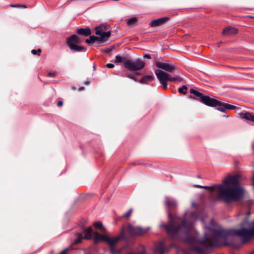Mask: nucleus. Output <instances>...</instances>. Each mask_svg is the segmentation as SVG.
<instances>
[{
  "instance_id": "b1692460",
  "label": "nucleus",
  "mask_w": 254,
  "mask_h": 254,
  "mask_svg": "<svg viewBox=\"0 0 254 254\" xmlns=\"http://www.w3.org/2000/svg\"><path fill=\"white\" fill-rule=\"evenodd\" d=\"M126 20L128 25H132L136 22V21H137V19L136 17H132Z\"/></svg>"
},
{
  "instance_id": "79ce46f5",
  "label": "nucleus",
  "mask_w": 254,
  "mask_h": 254,
  "mask_svg": "<svg viewBox=\"0 0 254 254\" xmlns=\"http://www.w3.org/2000/svg\"><path fill=\"white\" fill-rule=\"evenodd\" d=\"M139 73L138 72H137V73H136V75H139Z\"/></svg>"
},
{
  "instance_id": "6e6552de",
  "label": "nucleus",
  "mask_w": 254,
  "mask_h": 254,
  "mask_svg": "<svg viewBox=\"0 0 254 254\" xmlns=\"http://www.w3.org/2000/svg\"><path fill=\"white\" fill-rule=\"evenodd\" d=\"M124 65L126 68L130 71H136L142 69L144 67L145 63L140 60H136L135 61L128 60L125 62Z\"/></svg>"
},
{
  "instance_id": "4c0bfd02",
  "label": "nucleus",
  "mask_w": 254,
  "mask_h": 254,
  "mask_svg": "<svg viewBox=\"0 0 254 254\" xmlns=\"http://www.w3.org/2000/svg\"><path fill=\"white\" fill-rule=\"evenodd\" d=\"M253 184H254V176H253Z\"/></svg>"
},
{
  "instance_id": "ddd939ff",
  "label": "nucleus",
  "mask_w": 254,
  "mask_h": 254,
  "mask_svg": "<svg viewBox=\"0 0 254 254\" xmlns=\"http://www.w3.org/2000/svg\"><path fill=\"white\" fill-rule=\"evenodd\" d=\"M241 119L254 123V113L243 111L239 113Z\"/></svg>"
},
{
  "instance_id": "0eeeda50",
  "label": "nucleus",
  "mask_w": 254,
  "mask_h": 254,
  "mask_svg": "<svg viewBox=\"0 0 254 254\" xmlns=\"http://www.w3.org/2000/svg\"><path fill=\"white\" fill-rule=\"evenodd\" d=\"M80 42L79 37L76 35H72L66 39V43L69 49L74 52H80L84 50V47L78 46L77 44Z\"/></svg>"
},
{
  "instance_id": "58836bf2",
  "label": "nucleus",
  "mask_w": 254,
  "mask_h": 254,
  "mask_svg": "<svg viewBox=\"0 0 254 254\" xmlns=\"http://www.w3.org/2000/svg\"><path fill=\"white\" fill-rule=\"evenodd\" d=\"M83 89V87H80V89H79V90H82Z\"/></svg>"
},
{
  "instance_id": "2f4dec72",
  "label": "nucleus",
  "mask_w": 254,
  "mask_h": 254,
  "mask_svg": "<svg viewBox=\"0 0 254 254\" xmlns=\"http://www.w3.org/2000/svg\"><path fill=\"white\" fill-rule=\"evenodd\" d=\"M69 250V248H66L63 250L59 254H65Z\"/></svg>"
},
{
  "instance_id": "f8f14e48",
  "label": "nucleus",
  "mask_w": 254,
  "mask_h": 254,
  "mask_svg": "<svg viewBox=\"0 0 254 254\" xmlns=\"http://www.w3.org/2000/svg\"><path fill=\"white\" fill-rule=\"evenodd\" d=\"M155 73L163 88L166 89L167 87V81L168 80L163 74V71L162 70H156L155 71Z\"/></svg>"
},
{
  "instance_id": "f03ea898",
  "label": "nucleus",
  "mask_w": 254,
  "mask_h": 254,
  "mask_svg": "<svg viewBox=\"0 0 254 254\" xmlns=\"http://www.w3.org/2000/svg\"><path fill=\"white\" fill-rule=\"evenodd\" d=\"M240 177V175L230 176L228 179L224 180L222 185L212 187L197 185L196 187L208 189L211 193H213L215 189H217L218 190L217 197L227 203H230L233 201L239 200L243 196L244 190L239 183Z\"/></svg>"
},
{
  "instance_id": "1a4fd4ad",
  "label": "nucleus",
  "mask_w": 254,
  "mask_h": 254,
  "mask_svg": "<svg viewBox=\"0 0 254 254\" xmlns=\"http://www.w3.org/2000/svg\"><path fill=\"white\" fill-rule=\"evenodd\" d=\"M149 228H142L141 227H132L131 224H128L127 231L131 236H140L147 233Z\"/></svg>"
},
{
  "instance_id": "473e14b6",
  "label": "nucleus",
  "mask_w": 254,
  "mask_h": 254,
  "mask_svg": "<svg viewBox=\"0 0 254 254\" xmlns=\"http://www.w3.org/2000/svg\"><path fill=\"white\" fill-rule=\"evenodd\" d=\"M106 66L108 67V68H113L114 67V64H108L107 65H106Z\"/></svg>"
},
{
  "instance_id": "5701e85b",
  "label": "nucleus",
  "mask_w": 254,
  "mask_h": 254,
  "mask_svg": "<svg viewBox=\"0 0 254 254\" xmlns=\"http://www.w3.org/2000/svg\"><path fill=\"white\" fill-rule=\"evenodd\" d=\"M84 238V236H83L82 233H78L77 238L74 240V244H77L80 243L83 239Z\"/></svg>"
},
{
  "instance_id": "39448f33",
  "label": "nucleus",
  "mask_w": 254,
  "mask_h": 254,
  "mask_svg": "<svg viewBox=\"0 0 254 254\" xmlns=\"http://www.w3.org/2000/svg\"><path fill=\"white\" fill-rule=\"evenodd\" d=\"M201 100L202 101L203 103L207 106L212 107L217 106L218 107H217V109L222 112H225L227 110L234 109L235 108L234 105L221 103L220 101L213 98H211L208 96H204L202 97Z\"/></svg>"
},
{
  "instance_id": "9d476101",
  "label": "nucleus",
  "mask_w": 254,
  "mask_h": 254,
  "mask_svg": "<svg viewBox=\"0 0 254 254\" xmlns=\"http://www.w3.org/2000/svg\"><path fill=\"white\" fill-rule=\"evenodd\" d=\"M124 238L125 233L123 230L119 235L114 237V239L108 244L110 254H117V248H116V246L120 241Z\"/></svg>"
},
{
  "instance_id": "c03bdc74",
  "label": "nucleus",
  "mask_w": 254,
  "mask_h": 254,
  "mask_svg": "<svg viewBox=\"0 0 254 254\" xmlns=\"http://www.w3.org/2000/svg\"><path fill=\"white\" fill-rule=\"evenodd\" d=\"M251 254H254V252H253L251 253Z\"/></svg>"
},
{
  "instance_id": "20e7f679",
  "label": "nucleus",
  "mask_w": 254,
  "mask_h": 254,
  "mask_svg": "<svg viewBox=\"0 0 254 254\" xmlns=\"http://www.w3.org/2000/svg\"><path fill=\"white\" fill-rule=\"evenodd\" d=\"M84 234L85 239H93L94 244L104 242L108 245L114 239V237H111L107 235H101L98 232H94L91 227L85 229Z\"/></svg>"
},
{
  "instance_id": "c9c22d12",
  "label": "nucleus",
  "mask_w": 254,
  "mask_h": 254,
  "mask_svg": "<svg viewBox=\"0 0 254 254\" xmlns=\"http://www.w3.org/2000/svg\"><path fill=\"white\" fill-rule=\"evenodd\" d=\"M57 105L59 107H62L63 105V102L62 101H59Z\"/></svg>"
},
{
  "instance_id": "2eb2a0df",
  "label": "nucleus",
  "mask_w": 254,
  "mask_h": 254,
  "mask_svg": "<svg viewBox=\"0 0 254 254\" xmlns=\"http://www.w3.org/2000/svg\"><path fill=\"white\" fill-rule=\"evenodd\" d=\"M168 18L167 17H162L153 20L150 23V25L151 27H156L162 25L164 23Z\"/></svg>"
},
{
  "instance_id": "a211bd4d",
  "label": "nucleus",
  "mask_w": 254,
  "mask_h": 254,
  "mask_svg": "<svg viewBox=\"0 0 254 254\" xmlns=\"http://www.w3.org/2000/svg\"><path fill=\"white\" fill-rule=\"evenodd\" d=\"M163 74H164L165 76L167 78V80H168L169 81L174 82V81H175L177 80L179 81H181L182 80V79L179 76L174 77H171L169 74L165 72L164 71H163Z\"/></svg>"
},
{
  "instance_id": "c756f323",
  "label": "nucleus",
  "mask_w": 254,
  "mask_h": 254,
  "mask_svg": "<svg viewBox=\"0 0 254 254\" xmlns=\"http://www.w3.org/2000/svg\"><path fill=\"white\" fill-rule=\"evenodd\" d=\"M132 211V208H130L128 212H127L126 214L123 215V217L129 218L131 215V213Z\"/></svg>"
},
{
  "instance_id": "412c9836",
  "label": "nucleus",
  "mask_w": 254,
  "mask_h": 254,
  "mask_svg": "<svg viewBox=\"0 0 254 254\" xmlns=\"http://www.w3.org/2000/svg\"><path fill=\"white\" fill-rule=\"evenodd\" d=\"M190 92L194 95H195V96H196L197 97H199L200 98V101L202 102V101L201 100V99L202 98V97H204L205 96H202V94L198 92L197 91L194 90V89H191L190 90Z\"/></svg>"
},
{
  "instance_id": "ea45409f",
  "label": "nucleus",
  "mask_w": 254,
  "mask_h": 254,
  "mask_svg": "<svg viewBox=\"0 0 254 254\" xmlns=\"http://www.w3.org/2000/svg\"><path fill=\"white\" fill-rule=\"evenodd\" d=\"M253 150L254 153V145L253 146Z\"/></svg>"
},
{
  "instance_id": "a878e982",
  "label": "nucleus",
  "mask_w": 254,
  "mask_h": 254,
  "mask_svg": "<svg viewBox=\"0 0 254 254\" xmlns=\"http://www.w3.org/2000/svg\"><path fill=\"white\" fill-rule=\"evenodd\" d=\"M187 87L185 85H184L182 87L179 88V91L180 93L185 94L187 92Z\"/></svg>"
},
{
  "instance_id": "dca6fc26",
  "label": "nucleus",
  "mask_w": 254,
  "mask_h": 254,
  "mask_svg": "<svg viewBox=\"0 0 254 254\" xmlns=\"http://www.w3.org/2000/svg\"><path fill=\"white\" fill-rule=\"evenodd\" d=\"M237 32V29L235 28L229 26L227 27L222 31V34L224 36H228L232 35Z\"/></svg>"
},
{
  "instance_id": "37998d69",
  "label": "nucleus",
  "mask_w": 254,
  "mask_h": 254,
  "mask_svg": "<svg viewBox=\"0 0 254 254\" xmlns=\"http://www.w3.org/2000/svg\"><path fill=\"white\" fill-rule=\"evenodd\" d=\"M22 7H23L24 8L26 7V6H25V5H22Z\"/></svg>"
},
{
  "instance_id": "7ed1b4c3",
  "label": "nucleus",
  "mask_w": 254,
  "mask_h": 254,
  "mask_svg": "<svg viewBox=\"0 0 254 254\" xmlns=\"http://www.w3.org/2000/svg\"><path fill=\"white\" fill-rule=\"evenodd\" d=\"M210 235H206L205 239L201 242L204 244L208 241L209 246H221V239H225L229 236H238L241 239L243 243L248 242L252 237L254 236V221L252 222L250 229L241 228L239 229H223L219 230L211 228Z\"/></svg>"
},
{
  "instance_id": "f704fd0d",
  "label": "nucleus",
  "mask_w": 254,
  "mask_h": 254,
  "mask_svg": "<svg viewBox=\"0 0 254 254\" xmlns=\"http://www.w3.org/2000/svg\"><path fill=\"white\" fill-rule=\"evenodd\" d=\"M123 249H117V254H121Z\"/></svg>"
},
{
  "instance_id": "e433bc0d",
  "label": "nucleus",
  "mask_w": 254,
  "mask_h": 254,
  "mask_svg": "<svg viewBox=\"0 0 254 254\" xmlns=\"http://www.w3.org/2000/svg\"><path fill=\"white\" fill-rule=\"evenodd\" d=\"M144 58L146 59H150V56L149 55H145Z\"/></svg>"
},
{
  "instance_id": "6ab92c4d",
  "label": "nucleus",
  "mask_w": 254,
  "mask_h": 254,
  "mask_svg": "<svg viewBox=\"0 0 254 254\" xmlns=\"http://www.w3.org/2000/svg\"><path fill=\"white\" fill-rule=\"evenodd\" d=\"M154 78V77L153 75H145L139 80V82L141 83H147L148 82L152 81Z\"/></svg>"
},
{
  "instance_id": "9b49d317",
  "label": "nucleus",
  "mask_w": 254,
  "mask_h": 254,
  "mask_svg": "<svg viewBox=\"0 0 254 254\" xmlns=\"http://www.w3.org/2000/svg\"><path fill=\"white\" fill-rule=\"evenodd\" d=\"M155 66L168 72H172L175 69V66L169 63L165 62H156Z\"/></svg>"
},
{
  "instance_id": "7c9ffc66",
  "label": "nucleus",
  "mask_w": 254,
  "mask_h": 254,
  "mask_svg": "<svg viewBox=\"0 0 254 254\" xmlns=\"http://www.w3.org/2000/svg\"><path fill=\"white\" fill-rule=\"evenodd\" d=\"M58 74V72L57 71H50L48 73V76L49 77H55Z\"/></svg>"
},
{
  "instance_id": "423d86ee",
  "label": "nucleus",
  "mask_w": 254,
  "mask_h": 254,
  "mask_svg": "<svg viewBox=\"0 0 254 254\" xmlns=\"http://www.w3.org/2000/svg\"><path fill=\"white\" fill-rule=\"evenodd\" d=\"M109 25L108 24H103L95 28V34L100 36V41H105L111 35V32L109 30Z\"/></svg>"
},
{
  "instance_id": "4be33fe9",
  "label": "nucleus",
  "mask_w": 254,
  "mask_h": 254,
  "mask_svg": "<svg viewBox=\"0 0 254 254\" xmlns=\"http://www.w3.org/2000/svg\"><path fill=\"white\" fill-rule=\"evenodd\" d=\"M93 225H94V227H96V228L102 230L104 232H106L105 228H104L103 224L100 222H99V221L95 222H94Z\"/></svg>"
},
{
  "instance_id": "aec40b11",
  "label": "nucleus",
  "mask_w": 254,
  "mask_h": 254,
  "mask_svg": "<svg viewBox=\"0 0 254 254\" xmlns=\"http://www.w3.org/2000/svg\"><path fill=\"white\" fill-rule=\"evenodd\" d=\"M96 41H100V39L99 37H97L95 36H91L89 39H87L85 40L86 43L88 44L92 43L95 42Z\"/></svg>"
},
{
  "instance_id": "a19ab883",
  "label": "nucleus",
  "mask_w": 254,
  "mask_h": 254,
  "mask_svg": "<svg viewBox=\"0 0 254 254\" xmlns=\"http://www.w3.org/2000/svg\"><path fill=\"white\" fill-rule=\"evenodd\" d=\"M11 6L15 7V6H16V5H11Z\"/></svg>"
},
{
  "instance_id": "c85d7f7f",
  "label": "nucleus",
  "mask_w": 254,
  "mask_h": 254,
  "mask_svg": "<svg viewBox=\"0 0 254 254\" xmlns=\"http://www.w3.org/2000/svg\"><path fill=\"white\" fill-rule=\"evenodd\" d=\"M127 77L131 79H133L134 81L136 80V78L135 77V74L129 73V74H127Z\"/></svg>"
},
{
  "instance_id": "4468645a",
  "label": "nucleus",
  "mask_w": 254,
  "mask_h": 254,
  "mask_svg": "<svg viewBox=\"0 0 254 254\" xmlns=\"http://www.w3.org/2000/svg\"><path fill=\"white\" fill-rule=\"evenodd\" d=\"M165 251V247L163 242L158 243L154 250L153 254H163Z\"/></svg>"
},
{
  "instance_id": "72a5a7b5",
  "label": "nucleus",
  "mask_w": 254,
  "mask_h": 254,
  "mask_svg": "<svg viewBox=\"0 0 254 254\" xmlns=\"http://www.w3.org/2000/svg\"><path fill=\"white\" fill-rule=\"evenodd\" d=\"M245 224H247L249 226H250V225H249V222H248V220L247 219H245L243 223H242L241 225L242 226H243Z\"/></svg>"
},
{
  "instance_id": "cd10ccee",
  "label": "nucleus",
  "mask_w": 254,
  "mask_h": 254,
  "mask_svg": "<svg viewBox=\"0 0 254 254\" xmlns=\"http://www.w3.org/2000/svg\"><path fill=\"white\" fill-rule=\"evenodd\" d=\"M41 52V50L40 49H38L37 50H32L31 51V53L33 55H39Z\"/></svg>"
},
{
  "instance_id": "f257e3e1",
  "label": "nucleus",
  "mask_w": 254,
  "mask_h": 254,
  "mask_svg": "<svg viewBox=\"0 0 254 254\" xmlns=\"http://www.w3.org/2000/svg\"><path fill=\"white\" fill-rule=\"evenodd\" d=\"M171 218L169 223L165 226L169 237L173 241H180L190 245V248L184 249L183 254H207V249L211 247H217V246H209L208 241L204 244L201 242L205 239L206 235H210V229L205 232L202 239H198L196 236L190 234L192 228V223L188 220H184L181 223L172 218L171 214H169Z\"/></svg>"
},
{
  "instance_id": "393cba45",
  "label": "nucleus",
  "mask_w": 254,
  "mask_h": 254,
  "mask_svg": "<svg viewBox=\"0 0 254 254\" xmlns=\"http://www.w3.org/2000/svg\"><path fill=\"white\" fill-rule=\"evenodd\" d=\"M165 204L171 208H173L175 206L176 203L174 201H171L169 199H167L165 201Z\"/></svg>"
},
{
  "instance_id": "bb28decb",
  "label": "nucleus",
  "mask_w": 254,
  "mask_h": 254,
  "mask_svg": "<svg viewBox=\"0 0 254 254\" xmlns=\"http://www.w3.org/2000/svg\"><path fill=\"white\" fill-rule=\"evenodd\" d=\"M123 61V58L120 56H116V60L115 62L116 63H122Z\"/></svg>"
},
{
  "instance_id": "f3484780",
  "label": "nucleus",
  "mask_w": 254,
  "mask_h": 254,
  "mask_svg": "<svg viewBox=\"0 0 254 254\" xmlns=\"http://www.w3.org/2000/svg\"><path fill=\"white\" fill-rule=\"evenodd\" d=\"M77 33L78 34L87 36L90 35L91 34V31L89 28L87 27L85 29H84V28L78 29L77 30Z\"/></svg>"
}]
</instances>
